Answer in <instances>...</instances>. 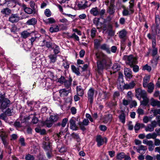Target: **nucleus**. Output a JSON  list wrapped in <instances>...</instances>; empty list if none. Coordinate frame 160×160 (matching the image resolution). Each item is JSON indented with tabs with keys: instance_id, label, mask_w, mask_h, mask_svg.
<instances>
[{
	"instance_id": "nucleus-1",
	"label": "nucleus",
	"mask_w": 160,
	"mask_h": 160,
	"mask_svg": "<svg viewBox=\"0 0 160 160\" xmlns=\"http://www.w3.org/2000/svg\"><path fill=\"white\" fill-rule=\"evenodd\" d=\"M97 59L98 72L101 74L103 69L107 65V56L102 53H97L96 54Z\"/></svg>"
},
{
	"instance_id": "nucleus-2",
	"label": "nucleus",
	"mask_w": 160,
	"mask_h": 160,
	"mask_svg": "<svg viewBox=\"0 0 160 160\" xmlns=\"http://www.w3.org/2000/svg\"><path fill=\"white\" fill-rule=\"evenodd\" d=\"M135 92V96L138 100H140L142 98L143 99V100L141 102V104L145 106L146 105L149 101L146 92L139 88L136 89Z\"/></svg>"
},
{
	"instance_id": "nucleus-3",
	"label": "nucleus",
	"mask_w": 160,
	"mask_h": 160,
	"mask_svg": "<svg viewBox=\"0 0 160 160\" xmlns=\"http://www.w3.org/2000/svg\"><path fill=\"white\" fill-rule=\"evenodd\" d=\"M123 58L125 61L126 63L130 67L132 66L133 65L135 64L137 62L136 58L132 55H124Z\"/></svg>"
},
{
	"instance_id": "nucleus-4",
	"label": "nucleus",
	"mask_w": 160,
	"mask_h": 160,
	"mask_svg": "<svg viewBox=\"0 0 160 160\" xmlns=\"http://www.w3.org/2000/svg\"><path fill=\"white\" fill-rule=\"evenodd\" d=\"M105 10L102 9L99 10V8L97 7L92 8L90 11V13L95 16H102L105 13Z\"/></svg>"
},
{
	"instance_id": "nucleus-5",
	"label": "nucleus",
	"mask_w": 160,
	"mask_h": 160,
	"mask_svg": "<svg viewBox=\"0 0 160 160\" xmlns=\"http://www.w3.org/2000/svg\"><path fill=\"white\" fill-rule=\"evenodd\" d=\"M10 102L8 99L5 98L2 96H0V109H4L8 107Z\"/></svg>"
},
{
	"instance_id": "nucleus-6",
	"label": "nucleus",
	"mask_w": 160,
	"mask_h": 160,
	"mask_svg": "<svg viewBox=\"0 0 160 160\" xmlns=\"http://www.w3.org/2000/svg\"><path fill=\"white\" fill-rule=\"evenodd\" d=\"M95 90L92 88H90L88 92L87 96L88 102L90 104L93 103Z\"/></svg>"
},
{
	"instance_id": "nucleus-7",
	"label": "nucleus",
	"mask_w": 160,
	"mask_h": 160,
	"mask_svg": "<svg viewBox=\"0 0 160 160\" xmlns=\"http://www.w3.org/2000/svg\"><path fill=\"white\" fill-rule=\"evenodd\" d=\"M96 141L97 142V145L99 147L104 143H106L107 142V139L106 137H102L100 135L97 136Z\"/></svg>"
},
{
	"instance_id": "nucleus-8",
	"label": "nucleus",
	"mask_w": 160,
	"mask_h": 160,
	"mask_svg": "<svg viewBox=\"0 0 160 160\" xmlns=\"http://www.w3.org/2000/svg\"><path fill=\"white\" fill-rule=\"evenodd\" d=\"M21 19L18 14H12L9 17L8 21L10 22L13 23L18 22Z\"/></svg>"
},
{
	"instance_id": "nucleus-9",
	"label": "nucleus",
	"mask_w": 160,
	"mask_h": 160,
	"mask_svg": "<svg viewBox=\"0 0 160 160\" xmlns=\"http://www.w3.org/2000/svg\"><path fill=\"white\" fill-rule=\"evenodd\" d=\"M157 123L156 121H152L151 124H148L145 128V131L146 132H150L153 131L154 128L157 126Z\"/></svg>"
},
{
	"instance_id": "nucleus-10",
	"label": "nucleus",
	"mask_w": 160,
	"mask_h": 160,
	"mask_svg": "<svg viewBox=\"0 0 160 160\" xmlns=\"http://www.w3.org/2000/svg\"><path fill=\"white\" fill-rule=\"evenodd\" d=\"M0 137L1 138L3 143L5 147H7L8 145L7 141V137L6 132L3 130H0Z\"/></svg>"
},
{
	"instance_id": "nucleus-11",
	"label": "nucleus",
	"mask_w": 160,
	"mask_h": 160,
	"mask_svg": "<svg viewBox=\"0 0 160 160\" xmlns=\"http://www.w3.org/2000/svg\"><path fill=\"white\" fill-rule=\"evenodd\" d=\"M88 2L86 0H82L79 1L77 6L79 9H84L88 7Z\"/></svg>"
},
{
	"instance_id": "nucleus-12",
	"label": "nucleus",
	"mask_w": 160,
	"mask_h": 160,
	"mask_svg": "<svg viewBox=\"0 0 160 160\" xmlns=\"http://www.w3.org/2000/svg\"><path fill=\"white\" fill-rule=\"evenodd\" d=\"M47 74L49 78H47L46 80V86H47L48 87H49L51 86V85H49V83L47 82L49 81V80H51L52 82H51L52 83V80L54 79V78H55V76L53 73L50 71H48Z\"/></svg>"
},
{
	"instance_id": "nucleus-13",
	"label": "nucleus",
	"mask_w": 160,
	"mask_h": 160,
	"mask_svg": "<svg viewBox=\"0 0 160 160\" xmlns=\"http://www.w3.org/2000/svg\"><path fill=\"white\" fill-rule=\"evenodd\" d=\"M109 97L108 94L106 92H102L100 93L98 96V101H105L108 99Z\"/></svg>"
},
{
	"instance_id": "nucleus-14",
	"label": "nucleus",
	"mask_w": 160,
	"mask_h": 160,
	"mask_svg": "<svg viewBox=\"0 0 160 160\" xmlns=\"http://www.w3.org/2000/svg\"><path fill=\"white\" fill-rule=\"evenodd\" d=\"M124 74L127 80H129L132 77V72L131 70L128 68L124 69Z\"/></svg>"
},
{
	"instance_id": "nucleus-15",
	"label": "nucleus",
	"mask_w": 160,
	"mask_h": 160,
	"mask_svg": "<svg viewBox=\"0 0 160 160\" xmlns=\"http://www.w3.org/2000/svg\"><path fill=\"white\" fill-rule=\"evenodd\" d=\"M89 123V120L88 119H84L82 122H80L78 124L81 129L84 131L85 129V126L88 125Z\"/></svg>"
},
{
	"instance_id": "nucleus-16",
	"label": "nucleus",
	"mask_w": 160,
	"mask_h": 160,
	"mask_svg": "<svg viewBox=\"0 0 160 160\" xmlns=\"http://www.w3.org/2000/svg\"><path fill=\"white\" fill-rule=\"evenodd\" d=\"M127 32L123 29L119 32V36L120 38L122 39V40H126L127 38Z\"/></svg>"
},
{
	"instance_id": "nucleus-17",
	"label": "nucleus",
	"mask_w": 160,
	"mask_h": 160,
	"mask_svg": "<svg viewBox=\"0 0 160 160\" xmlns=\"http://www.w3.org/2000/svg\"><path fill=\"white\" fill-rule=\"evenodd\" d=\"M134 11V10H130L128 8H125L123 9L122 14L123 16H128L133 13Z\"/></svg>"
},
{
	"instance_id": "nucleus-18",
	"label": "nucleus",
	"mask_w": 160,
	"mask_h": 160,
	"mask_svg": "<svg viewBox=\"0 0 160 160\" xmlns=\"http://www.w3.org/2000/svg\"><path fill=\"white\" fill-rule=\"evenodd\" d=\"M150 104L153 107L157 106L158 108H160V101L155 100L153 98L151 99Z\"/></svg>"
},
{
	"instance_id": "nucleus-19",
	"label": "nucleus",
	"mask_w": 160,
	"mask_h": 160,
	"mask_svg": "<svg viewBox=\"0 0 160 160\" xmlns=\"http://www.w3.org/2000/svg\"><path fill=\"white\" fill-rule=\"evenodd\" d=\"M77 94L79 96L82 97L84 93V90L81 86H77L76 88Z\"/></svg>"
},
{
	"instance_id": "nucleus-20",
	"label": "nucleus",
	"mask_w": 160,
	"mask_h": 160,
	"mask_svg": "<svg viewBox=\"0 0 160 160\" xmlns=\"http://www.w3.org/2000/svg\"><path fill=\"white\" fill-rule=\"evenodd\" d=\"M136 149L138 152L141 154H143L145 153L146 148L145 146L141 145L139 146L138 148H136Z\"/></svg>"
},
{
	"instance_id": "nucleus-21",
	"label": "nucleus",
	"mask_w": 160,
	"mask_h": 160,
	"mask_svg": "<svg viewBox=\"0 0 160 160\" xmlns=\"http://www.w3.org/2000/svg\"><path fill=\"white\" fill-rule=\"evenodd\" d=\"M69 92V90H66L65 89H61L59 90L60 96L62 97L67 96Z\"/></svg>"
},
{
	"instance_id": "nucleus-22",
	"label": "nucleus",
	"mask_w": 160,
	"mask_h": 160,
	"mask_svg": "<svg viewBox=\"0 0 160 160\" xmlns=\"http://www.w3.org/2000/svg\"><path fill=\"white\" fill-rule=\"evenodd\" d=\"M70 128L73 130H77V127L75 123V121L73 119H71L70 121Z\"/></svg>"
},
{
	"instance_id": "nucleus-23",
	"label": "nucleus",
	"mask_w": 160,
	"mask_h": 160,
	"mask_svg": "<svg viewBox=\"0 0 160 160\" xmlns=\"http://www.w3.org/2000/svg\"><path fill=\"white\" fill-rule=\"evenodd\" d=\"M155 23L156 25V34H159L160 33V30L158 26L160 24V19L158 17H156Z\"/></svg>"
},
{
	"instance_id": "nucleus-24",
	"label": "nucleus",
	"mask_w": 160,
	"mask_h": 160,
	"mask_svg": "<svg viewBox=\"0 0 160 160\" xmlns=\"http://www.w3.org/2000/svg\"><path fill=\"white\" fill-rule=\"evenodd\" d=\"M43 147L44 149L48 151L51 150V145L48 142H43Z\"/></svg>"
},
{
	"instance_id": "nucleus-25",
	"label": "nucleus",
	"mask_w": 160,
	"mask_h": 160,
	"mask_svg": "<svg viewBox=\"0 0 160 160\" xmlns=\"http://www.w3.org/2000/svg\"><path fill=\"white\" fill-rule=\"evenodd\" d=\"M102 39H96L94 40V47L96 49H98L100 46V44L102 41Z\"/></svg>"
},
{
	"instance_id": "nucleus-26",
	"label": "nucleus",
	"mask_w": 160,
	"mask_h": 160,
	"mask_svg": "<svg viewBox=\"0 0 160 160\" xmlns=\"http://www.w3.org/2000/svg\"><path fill=\"white\" fill-rule=\"evenodd\" d=\"M49 30L52 33L57 32L59 30V27L57 25H52L50 27Z\"/></svg>"
},
{
	"instance_id": "nucleus-27",
	"label": "nucleus",
	"mask_w": 160,
	"mask_h": 160,
	"mask_svg": "<svg viewBox=\"0 0 160 160\" xmlns=\"http://www.w3.org/2000/svg\"><path fill=\"white\" fill-rule=\"evenodd\" d=\"M150 77L149 76H146L143 79V86L144 88H146L148 86V82L149 81Z\"/></svg>"
},
{
	"instance_id": "nucleus-28",
	"label": "nucleus",
	"mask_w": 160,
	"mask_h": 160,
	"mask_svg": "<svg viewBox=\"0 0 160 160\" xmlns=\"http://www.w3.org/2000/svg\"><path fill=\"white\" fill-rule=\"evenodd\" d=\"M148 88V92L151 93H152L154 88V84L152 82H150L148 83L147 87Z\"/></svg>"
},
{
	"instance_id": "nucleus-29",
	"label": "nucleus",
	"mask_w": 160,
	"mask_h": 160,
	"mask_svg": "<svg viewBox=\"0 0 160 160\" xmlns=\"http://www.w3.org/2000/svg\"><path fill=\"white\" fill-rule=\"evenodd\" d=\"M50 59V63H54L57 60V55L53 54H51L48 56Z\"/></svg>"
},
{
	"instance_id": "nucleus-30",
	"label": "nucleus",
	"mask_w": 160,
	"mask_h": 160,
	"mask_svg": "<svg viewBox=\"0 0 160 160\" xmlns=\"http://www.w3.org/2000/svg\"><path fill=\"white\" fill-rule=\"evenodd\" d=\"M158 136V134L155 132L152 133H149L147 134L145 137L148 139H150L151 138L154 139Z\"/></svg>"
},
{
	"instance_id": "nucleus-31",
	"label": "nucleus",
	"mask_w": 160,
	"mask_h": 160,
	"mask_svg": "<svg viewBox=\"0 0 160 160\" xmlns=\"http://www.w3.org/2000/svg\"><path fill=\"white\" fill-rule=\"evenodd\" d=\"M135 83L133 81L130 82L128 84H126L125 85V88L126 89H132L133 88L135 85Z\"/></svg>"
},
{
	"instance_id": "nucleus-32",
	"label": "nucleus",
	"mask_w": 160,
	"mask_h": 160,
	"mask_svg": "<svg viewBox=\"0 0 160 160\" xmlns=\"http://www.w3.org/2000/svg\"><path fill=\"white\" fill-rule=\"evenodd\" d=\"M112 114H109L106 116L104 118V122L105 123L110 122L112 120Z\"/></svg>"
},
{
	"instance_id": "nucleus-33",
	"label": "nucleus",
	"mask_w": 160,
	"mask_h": 160,
	"mask_svg": "<svg viewBox=\"0 0 160 160\" xmlns=\"http://www.w3.org/2000/svg\"><path fill=\"white\" fill-rule=\"evenodd\" d=\"M100 48L102 50H105L108 53H110V51L109 46L106 44H103L100 46Z\"/></svg>"
},
{
	"instance_id": "nucleus-34",
	"label": "nucleus",
	"mask_w": 160,
	"mask_h": 160,
	"mask_svg": "<svg viewBox=\"0 0 160 160\" xmlns=\"http://www.w3.org/2000/svg\"><path fill=\"white\" fill-rule=\"evenodd\" d=\"M22 7H23L25 12L26 13L29 14L32 13L33 10L32 9L29 8L27 7L25 4L22 5Z\"/></svg>"
},
{
	"instance_id": "nucleus-35",
	"label": "nucleus",
	"mask_w": 160,
	"mask_h": 160,
	"mask_svg": "<svg viewBox=\"0 0 160 160\" xmlns=\"http://www.w3.org/2000/svg\"><path fill=\"white\" fill-rule=\"evenodd\" d=\"M44 22L46 24H50L54 23L55 22V19L53 18H50L44 20Z\"/></svg>"
},
{
	"instance_id": "nucleus-36",
	"label": "nucleus",
	"mask_w": 160,
	"mask_h": 160,
	"mask_svg": "<svg viewBox=\"0 0 160 160\" xmlns=\"http://www.w3.org/2000/svg\"><path fill=\"white\" fill-rule=\"evenodd\" d=\"M37 22V20L35 18H33L29 19L27 22V23L28 25H34Z\"/></svg>"
},
{
	"instance_id": "nucleus-37",
	"label": "nucleus",
	"mask_w": 160,
	"mask_h": 160,
	"mask_svg": "<svg viewBox=\"0 0 160 160\" xmlns=\"http://www.w3.org/2000/svg\"><path fill=\"white\" fill-rule=\"evenodd\" d=\"M144 126V125L143 124L137 123L134 127V129L136 132V131H138L141 128H142Z\"/></svg>"
},
{
	"instance_id": "nucleus-38",
	"label": "nucleus",
	"mask_w": 160,
	"mask_h": 160,
	"mask_svg": "<svg viewBox=\"0 0 160 160\" xmlns=\"http://www.w3.org/2000/svg\"><path fill=\"white\" fill-rule=\"evenodd\" d=\"M30 34L31 33L27 31H24L21 32V35L22 38H26L29 36Z\"/></svg>"
},
{
	"instance_id": "nucleus-39",
	"label": "nucleus",
	"mask_w": 160,
	"mask_h": 160,
	"mask_svg": "<svg viewBox=\"0 0 160 160\" xmlns=\"http://www.w3.org/2000/svg\"><path fill=\"white\" fill-rule=\"evenodd\" d=\"M72 80L71 78L68 79V80H65L64 82V84L65 87L67 88H69L71 85Z\"/></svg>"
},
{
	"instance_id": "nucleus-40",
	"label": "nucleus",
	"mask_w": 160,
	"mask_h": 160,
	"mask_svg": "<svg viewBox=\"0 0 160 160\" xmlns=\"http://www.w3.org/2000/svg\"><path fill=\"white\" fill-rule=\"evenodd\" d=\"M2 13L5 14L6 15H9L11 12V11L10 9L8 8H4L1 11Z\"/></svg>"
},
{
	"instance_id": "nucleus-41",
	"label": "nucleus",
	"mask_w": 160,
	"mask_h": 160,
	"mask_svg": "<svg viewBox=\"0 0 160 160\" xmlns=\"http://www.w3.org/2000/svg\"><path fill=\"white\" fill-rule=\"evenodd\" d=\"M126 155H125L124 153L121 152L118 153L117 155V159L119 160H122L123 158H124Z\"/></svg>"
},
{
	"instance_id": "nucleus-42",
	"label": "nucleus",
	"mask_w": 160,
	"mask_h": 160,
	"mask_svg": "<svg viewBox=\"0 0 160 160\" xmlns=\"http://www.w3.org/2000/svg\"><path fill=\"white\" fill-rule=\"evenodd\" d=\"M58 118V117L57 115L54 114L50 116L49 119L51 120L53 122H56Z\"/></svg>"
},
{
	"instance_id": "nucleus-43",
	"label": "nucleus",
	"mask_w": 160,
	"mask_h": 160,
	"mask_svg": "<svg viewBox=\"0 0 160 160\" xmlns=\"http://www.w3.org/2000/svg\"><path fill=\"white\" fill-rule=\"evenodd\" d=\"M35 131L37 132H39L41 135H44L46 133V131L45 129H41L38 128H36Z\"/></svg>"
},
{
	"instance_id": "nucleus-44",
	"label": "nucleus",
	"mask_w": 160,
	"mask_h": 160,
	"mask_svg": "<svg viewBox=\"0 0 160 160\" xmlns=\"http://www.w3.org/2000/svg\"><path fill=\"white\" fill-rule=\"evenodd\" d=\"M119 118L121 122L124 123L125 122V117L124 113H122L119 116Z\"/></svg>"
},
{
	"instance_id": "nucleus-45",
	"label": "nucleus",
	"mask_w": 160,
	"mask_h": 160,
	"mask_svg": "<svg viewBox=\"0 0 160 160\" xmlns=\"http://www.w3.org/2000/svg\"><path fill=\"white\" fill-rule=\"evenodd\" d=\"M120 66L118 64H114L112 67V69L113 71V72H115L118 71L120 69Z\"/></svg>"
},
{
	"instance_id": "nucleus-46",
	"label": "nucleus",
	"mask_w": 160,
	"mask_h": 160,
	"mask_svg": "<svg viewBox=\"0 0 160 160\" xmlns=\"http://www.w3.org/2000/svg\"><path fill=\"white\" fill-rule=\"evenodd\" d=\"M71 68L73 72L78 75H79L80 74L78 69L75 66L73 65L72 66Z\"/></svg>"
},
{
	"instance_id": "nucleus-47",
	"label": "nucleus",
	"mask_w": 160,
	"mask_h": 160,
	"mask_svg": "<svg viewBox=\"0 0 160 160\" xmlns=\"http://www.w3.org/2000/svg\"><path fill=\"white\" fill-rule=\"evenodd\" d=\"M63 66L65 68H68L69 67V62L64 59H63Z\"/></svg>"
},
{
	"instance_id": "nucleus-48",
	"label": "nucleus",
	"mask_w": 160,
	"mask_h": 160,
	"mask_svg": "<svg viewBox=\"0 0 160 160\" xmlns=\"http://www.w3.org/2000/svg\"><path fill=\"white\" fill-rule=\"evenodd\" d=\"M143 143L148 146H150L153 144V142L151 140H148L147 139H144L143 141Z\"/></svg>"
},
{
	"instance_id": "nucleus-49",
	"label": "nucleus",
	"mask_w": 160,
	"mask_h": 160,
	"mask_svg": "<svg viewBox=\"0 0 160 160\" xmlns=\"http://www.w3.org/2000/svg\"><path fill=\"white\" fill-rule=\"evenodd\" d=\"M72 137L75 139L78 142H80L81 141V139L79 137V136L78 134L73 133L72 134Z\"/></svg>"
},
{
	"instance_id": "nucleus-50",
	"label": "nucleus",
	"mask_w": 160,
	"mask_h": 160,
	"mask_svg": "<svg viewBox=\"0 0 160 160\" xmlns=\"http://www.w3.org/2000/svg\"><path fill=\"white\" fill-rule=\"evenodd\" d=\"M142 69L143 70H147L148 72H149L151 70V68L148 64H146L143 66Z\"/></svg>"
},
{
	"instance_id": "nucleus-51",
	"label": "nucleus",
	"mask_w": 160,
	"mask_h": 160,
	"mask_svg": "<svg viewBox=\"0 0 160 160\" xmlns=\"http://www.w3.org/2000/svg\"><path fill=\"white\" fill-rule=\"evenodd\" d=\"M97 31L95 28H93L91 31V36L92 38L95 37Z\"/></svg>"
},
{
	"instance_id": "nucleus-52",
	"label": "nucleus",
	"mask_w": 160,
	"mask_h": 160,
	"mask_svg": "<svg viewBox=\"0 0 160 160\" xmlns=\"http://www.w3.org/2000/svg\"><path fill=\"white\" fill-rule=\"evenodd\" d=\"M53 122L51 120H47L45 122V125L48 128L51 127L52 125Z\"/></svg>"
},
{
	"instance_id": "nucleus-53",
	"label": "nucleus",
	"mask_w": 160,
	"mask_h": 160,
	"mask_svg": "<svg viewBox=\"0 0 160 160\" xmlns=\"http://www.w3.org/2000/svg\"><path fill=\"white\" fill-rule=\"evenodd\" d=\"M54 54L56 55L59 53L60 52V49L59 47L57 45H55V47L54 49Z\"/></svg>"
},
{
	"instance_id": "nucleus-54",
	"label": "nucleus",
	"mask_w": 160,
	"mask_h": 160,
	"mask_svg": "<svg viewBox=\"0 0 160 160\" xmlns=\"http://www.w3.org/2000/svg\"><path fill=\"white\" fill-rule=\"evenodd\" d=\"M59 21L61 22L65 23V25H68L70 24L69 22L65 18L60 19Z\"/></svg>"
},
{
	"instance_id": "nucleus-55",
	"label": "nucleus",
	"mask_w": 160,
	"mask_h": 160,
	"mask_svg": "<svg viewBox=\"0 0 160 160\" xmlns=\"http://www.w3.org/2000/svg\"><path fill=\"white\" fill-rule=\"evenodd\" d=\"M44 14L48 17H50L51 15V12L49 9H47L45 10Z\"/></svg>"
},
{
	"instance_id": "nucleus-56",
	"label": "nucleus",
	"mask_w": 160,
	"mask_h": 160,
	"mask_svg": "<svg viewBox=\"0 0 160 160\" xmlns=\"http://www.w3.org/2000/svg\"><path fill=\"white\" fill-rule=\"evenodd\" d=\"M37 38L36 36L32 37L31 38L30 40L31 42V43L29 45V46L28 47V48H31L33 44V42L35 41Z\"/></svg>"
},
{
	"instance_id": "nucleus-57",
	"label": "nucleus",
	"mask_w": 160,
	"mask_h": 160,
	"mask_svg": "<svg viewBox=\"0 0 160 160\" xmlns=\"http://www.w3.org/2000/svg\"><path fill=\"white\" fill-rule=\"evenodd\" d=\"M19 142L21 144V146H25V140L24 139L21 137L19 139Z\"/></svg>"
},
{
	"instance_id": "nucleus-58",
	"label": "nucleus",
	"mask_w": 160,
	"mask_h": 160,
	"mask_svg": "<svg viewBox=\"0 0 160 160\" xmlns=\"http://www.w3.org/2000/svg\"><path fill=\"white\" fill-rule=\"evenodd\" d=\"M25 159L26 160H33L34 159V157L33 156L28 154L26 155Z\"/></svg>"
},
{
	"instance_id": "nucleus-59",
	"label": "nucleus",
	"mask_w": 160,
	"mask_h": 160,
	"mask_svg": "<svg viewBox=\"0 0 160 160\" xmlns=\"http://www.w3.org/2000/svg\"><path fill=\"white\" fill-rule=\"evenodd\" d=\"M158 52V49L157 48H153L152 51V55L153 57H155L157 55Z\"/></svg>"
},
{
	"instance_id": "nucleus-60",
	"label": "nucleus",
	"mask_w": 160,
	"mask_h": 160,
	"mask_svg": "<svg viewBox=\"0 0 160 160\" xmlns=\"http://www.w3.org/2000/svg\"><path fill=\"white\" fill-rule=\"evenodd\" d=\"M153 40H152V48H156V37L155 36V35L153 36Z\"/></svg>"
},
{
	"instance_id": "nucleus-61",
	"label": "nucleus",
	"mask_w": 160,
	"mask_h": 160,
	"mask_svg": "<svg viewBox=\"0 0 160 160\" xmlns=\"http://www.w3.org/2000/svg\"><path fill=\"white\" fill-rule=\"evenodd\" d=\"M154 139V145L156 146H159L160 145V140L156 138Z\"/></svg>"
},
{
	"instance_id": "nucleus-62",
	"label": "nucleus",
	"mask_w": 160,
	"mask_h": 160,
	"mask_svg": "<svg viewBox=\"0 0 160 160\" xmlns=\"http://www.w3.org/2000/svg\"><path fill=\"white\" fill-rule=\"evenodd\" d=\"M68 121V119L67 118H64L63 119L61 124L62 127H65L67 122Z\"/></svg>"
},
{
	"instance_id": "nucleus-63",
	"label": "nucleus",
	"mask_w": 160,
	"mask_h": 160,
	"mask_svg": "<svg viewBox=\"0 0 160 160\" xmlns=\"http://www.w3.org/2000/svg\"><path fill=\"white\" fill-rule=\"evenodd\" d=\"M128 129L130 130H132L133 128V126L132 124V122L131 121L129 122L128 124Z\"/></svg>"
},
{
	"instance_id": "nucleus-64",
	"label": "nucleus",
	"mask_w": 160,
	"mask_h": 160,
	"mask_svg": "<svg viewBox=\"0 0 160 160\" xmlns=\"http://www.w3.org/2000/svg\"><path fill=\"white\" fill-rule=\"evenodd\" d=\"M65 80L66 79L64 77L61 76L58 79V82L61 84H62L64 83Z\"/></svg>"
}]
</instances>
